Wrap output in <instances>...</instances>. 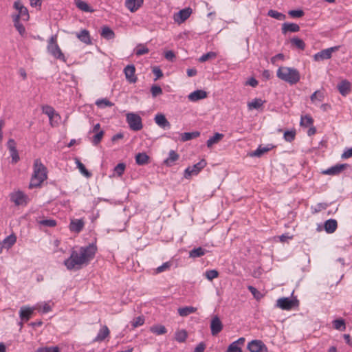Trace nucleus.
<instances>
[{"mask_svg":"<svg viewBox=\"0 0 352 352\" xmlns=\"http://www.w3.org/2000/svg\"><path fill=\"white\" fill-rule=\"evenodd\" d=\"M38 223L41 226L46 227H54L56 226V221L54 219H43L38 221Z\"/></svg>","mask_w":352,"mask_h":352,"instance_id":"nucleus-56","label":"nucleus"},{"mask_svg":"<svg viewBox=\"0 0 352 352\" xmlns=\"http://www.w3.org/2000/svg\"><path fill=\"white\" fill-rule=\"evenodd\" d=\"M34 308L36 310H38V311L41 312L42 314L48 313L52 310V306L50 302L37 303L34 306Z\"/></svg>","mask_w":352,"mask_h":352,"instance_id":"nucleus-28","label":"nucleus"},{"mask_svg":"<svg viewBox=\"0 0 352 352\" xmlns=\"http://www.w3.org/2000/svg\"><path fill=\"white\" fill-rule=\"evenodd\" d=\"M151 332L157 335H162L166 333V329L163 325H156L151 328Z\"/></svg>","mask_w":352,"mask_h":352,"instance_id":"nucleus-50","label":"nucleus"},{"mask_svg":"<svg viewBox=\"0 0 352 352\" xmlns=\"http://www.w3.org/2000/svg\"><path fill=\"white\" fill-rule=\"evenodd\" d=\"M298 305V300L289 298H280L276 300V307L283 310H290Z\"/></svg>","mask_w":352,"mask_h":352,"instance_id":"nucleus-8","label":"nucleus"},{"mask_svg":"<svg viewBox=\"0 0 352 352\" xmlns=\"http://www.w3.org/2000/svg\"><path fill=\"white\" fill-rule=\"evenodd\" d=\"M126 168V165L124 163H119L115 168H114V173L118 176L120 177L123 175L124 170Z\"/></svg>","mask_w":352,"mask_h":352,"instance_id":"nucleus-54","label":"nucleus"},{"mask_svg":"<svg viewBox=\"0 0 352 352\" xmlns=\"http://www.w3.org/2000/svg\"><path fill=\"white\" fill-rule=\"evenodd\" d=\"M135 68L133 65H129L124 69V73L126 80L130 83H135L137 81V77L135 74Z\"/></svg>","mask_w":352,"mask_h":352,"instance_id":"nucleus-16","label":"nucleus"},{"mask_svg":"<svg viewBox=\"0 0 352 352\" xmlns=\"http://www.w3.org/2000/svg\"><path fill=\"white\" fill-rule=\"evenodd\" d=\"M340 46H334L321 50L314 56V58L316 61L329 59L331 57L332 53L338 50Z\"/></svg>","mask_w":352,"mask_h":352,"instance_id":"nucleus-9","label":"nucleus"},{"mask_svg":"<svg viewBox=\"0 0 352 352\" xmlns=\"http://www.w3.org/2000/svg\"><path fill=\"white\" fill-rule=\"evenodd\" d=\"M338 228V223L336 219H330L327 220L324 224V230L329 233H333Z\"/></svg>","mask_w":352,"mask_h":352,"instance_id":"nucleus-24","label":"nucleus"},{"mask_svg":"<svg viewBox=\"0 0 352 352\" xmlns=\"http://www.w3.org/2000/svg\"><path fill=\"white\" fill-rule=\"evenodd\" d=\"M324 98V92L321 90L316 91L311 96L310 100L312 103L316 104L318 102H322Z\"/></svg>","mask_w":352,"mask_h":352,"instance_id":"nucleus-34","label":"nucleus"},{"mask_svg":"<svg viewBox=\"0 0 352 352\" xmlns=\"http://www.w3.org/2000/svg\"><path fill=\"white\" fill-rule=\"evenodd\" d=\"M84 225V221L82 219L72 220L69 225V229L72 232L78 233L82 230Z\"/></svg>","mask_w":352,"mask_h":352,"instance_id":"nucleus-25","label":"nucleus"},{"mask_svg":"<svg viewBox=\"0 0 352 352\" xmlns=\"http://www.w3.org/2000/svg\"><path fill=\"white\" fill-rule=\"evenodd\" d=\"M351 87V83L349 81L344 80L341 81V82L338 85V89L342 96H346L350 93Z\"/></svg>","mask_w":352,"mask_h":352,"instance_id":"nucleus-23","label":"nucleus"},{"mask_svg":"<svg viewBox=\"0 0 352 352\" xmlns=\"http://www.w3.org/2000/svg\"><path fill=\"white\" fill-rule=\"evenodd\" d=\"M313 122H314V120L310 116L305 115V116L301 117L300 125L307 127L310 125H312Z\"/></svg>","mask_w":352,"mask_h":352,"instance_id":"nucleus-47","label":"nucleus"},{"mask_svg":"<svg viewBox=\"0 0 352 352\" xmlns=\"http://www.w3.org/2000/svg\"><path fill=\"white\" fill-rule=\"evenodd\" d=\"M47 52L53 56L55 58L60 60L64 63H66L67 59L65 56L62 52L60 48L57 44V36L52 35L48 41L47 44Z\"/></svg>","mask_w":352,"mask_h":352,"instance_id":"nucleus-4","label":"nucleus"},{"mask_svg":"<svg viewBox=\"0 0 352 352\" xmlns=\"http://www.w3.org/2000/svg\"><path fill=\"white\" fill-rule=\"evenodd\" d=\"M206 252V250L201 247L194 248L189 252L190 257L197 258L204 256Z\"/></svg>","mask_w":352,"mask_h":352,"instance_id":"nucleus-40","label":"nucleus"},{"mask_svg":"<svg viewBox=\"0 0 352 352\" xmlns=\"http://www.w3.org/2000/svg\"><path fill=\"white\" fill-rule=\"evenodd\" d=\"M95 133L96 134L92 138L91 142L94 145L96 146L101 142V140L104 136V131L101 130Z\"/></svg>","mask_w":352,"mask_h":352,"instance_id":"nucleus-48","label":"nucleus"},{"mask_svg":"<svg viewBox=\"0 0 352 352\" xmlns=\"http://www.w3.org/2000/svg\"><path fill=\"white\" fill-rule=\"evenodd\" d=\"M47 179V168L39 159L34 162L33 174L29 184L30 188L38 187Z\"/></svg>","mask_w":352,"mask_h":352,"instance_id":"nucleus-2","label":"nucleus"},{"mask_svg":"<svg viewBox=\"0 0 352 352\" xmlns=\"http://www.w3.org/2000/svg\"><path fill=\"white\" fill-rule=\"evenodd\" d=\"M149 157L145 153H139L135 155V162L138 165H144L148 162Z\"/></svg>","mask_w":352,"mask_h":352,"instance_id":"nucleus-37","label":"nucleus"},{"mask_svg":"<svg viewBox=\"0 0 352 352\" xmlns=\"http://www.w3.org/2000/svg\"><path fill=\"white\" fill-rule=\"evenodd\" d=\"M101 36L108 40L113 39L115 36L114 32L109 27L104 26L102 28Z\"/></svg>","mask_w":352,"mask_h":352,"instance_id":"nucleus-39","label":"nucleus"},{"mask_svg":"<svg viewBox=\"0 0 352 352\" xmlns=\"http://www.w3.org/2000/svg\"><path fill=\"white\" fill-rule=\"evenodd\" d=\"M28 197L21 191H17L10 195V199L16 206L27 204Z\"/></svg>","mask_w":352,"mask_h":352,"instance_id":"nucleus-13","label":"nucleus"},{"mask_svg":"<svg viewBox=\"0 0 352 352\" xmlns=\"http://www.w3.org/2000/svg\"><path fill=\"white\" fill-rule=\"evenodd\" d=\"M148 49L144 45H138L135 48V54L137 56H141L148 53Z\"/></svg>","mask_w":352,"mask_h":352,"instance_id":"nucleus-53","label":"nucleus"},{"mask_svg":"<svg viewBox=\"0 0 352 352\" xmlns=\"http://www.w3.org/2000/svg\"><path fill=\"white\" fill-rule=\"evenodd\" d=\"M10 156L12 157V162L16 164L19 160V155L17 150L10 151Z\"/></svg>","mask_w":352,"mask_h":352,"instance_id":"nucleus-63","label":"nucleus"},{"mask_svg":"<svg viewBox=\"0 0 352 352\" xmlns=\"http://www.w3.org/2000/svg\"><path fill=\"white\" fill-rule=\"evenodd\" d=\"M191 13L190 8L183 9L174 15V20L179 24L182 23L190 16Z\"/></svg>","mask_w":352,"mask_h":352,"instance_id":"nucleus-14","label":"nucleus"},{"mask_svg":"<svg viewBox=\"0 0 352 352\" xmlns=\"http://www.w3.org/2000/svg\"><path fill=\"white\" fill-rule=\"evenodd\" d=\"M42 110H43V113L46 114L48 116L51 124H52V120L54 118L60 119V116H59V114L56 113L55 112L54 109L50 106H48V105L44 106V107H43Z\"/></svg>","mask_w":352,"mask_h":352,"instance_id":"nucleus-22","label":"nucleus"},{"mask_svg":"<svg viewBox=\"0 0 352 352\" xmlns=\"http://www.w3.org/2000/svg\"><path fill=\"white\" fill-rule=\"evenodd\" d=\"M207 163L205 160H201L192 166H188L184 170V177L190 179L192 175H197L206 166Z\"/></svg>","mask_w":352,"mask_h":352,"instance_id":"nucleus-6","label":"nucleus"},{"mask_svg":"<svg viewBox=\"0 0 352 352\" xmlns=\"http://www.w3.org/2000/svg\"><path fill=\"white\" fill-rule=\"evenodd\" d=\"M154 120L160 127L164 129H170V122L166 118L165 116L162 113H158L155 115Z\"/></svg>","mask_w":352,"mask_h":352,"instance_id":"nucleus-17","label":"nucleus"},{"mask_svg":"<svg viewBox=\"0 0 352 352\" xmlns=\"http://www.w3.org/2000/svg\"><path fill=\"white\" fill-rule=\"evenodd\" d=\"M188 336L187 332L186 330H179L176 331L175 338L179 342H184L186 340Z\"/></svg>","mask_w":352,"mask_h":352,"instance_id":"nucleus-42","label":"nucleus"},{"mask_svg":"<svg viewBox=\"0 0 352 352\" xmlns=\"http://www.w3.org/2000/svg\"><path fill=\"white\" fill-rule=\"evenodd\" d=\"M110 331L109 328L104 325L99 330L96 337L94 339V342H100L105 340L109 336Z\"/></svg>","mask_w":352,"mask_h":352,"instance_id":"nucleus-21","label":"nucleus"},{"mask_svg":"<svg viewBox=\"0 0 352 352\" xmlns=\"http://www.w3.org/2000/svg\"><path fill=\"white\" fill-rule=\"evenodd\" d=\"M36 352H60L58 346H45L37 349Z\"/></svg>","mask_w":352,"mask_h":352,"instance_id":"nucleus-51","label":"nucleus"},{"mask_svg":"<svg viewBox=\"0 0 352 352\" xmlns=\"http://www.w3.org/2000/svg\"><path fill=\"white\" fill-rule=\"evenodd\" d=\"M224 137V135L219 133H215L214 135L212 137H210L206 142V145L208 148H211L213 144H217L219 142H220L223 138Z\"/></svg>","mask_w":352,"mask_h":352,"instance_id":"nucleus-29","label":"nucleus"},{"mask_svg":"<svg viewBox=\"0 0 352 352\" xmlns=\"http://www.w3.org/2000/svg\"><path fill=\"white\" fill-rule=\"evenodd\" d=\"M76 7L82 11L87 12H93L94 11L85 1L81 0H76Z\"/></svg>","mask_w":352,"mask_h":352,"instance_id":"nucleus-36","label":"nucleus"},{"mask_svg":"<svg viewBox=\"0 0 352 352\" xmlns=\"http://www.w3.org/2000/svg\"><path fill=\"white\" fill-rule=\"evenodd\" d=\"M206 348V344L204 342H200L195 349L194 352H204Z\"/></svg>","mask_w":352,"mask_h":352,"instance_id":"nucleus-64","label":"nucleus"},{"mask_svg":"<svg viewBox=\"0 0 352 352\" xmlns=\"http://www.w3.org/2000/svg\"><path fill=\"white\" fill-rule=\"evenodd\" d=\"M274 146L272 144H267L265 146H259L254 151L250 153V157H260L265 153L272 150Z\"/></svg>","mask_w":352,"mask_h":352,"instance_id":"nucleus-18","label":"nucleus"},{"mask_svg":"<svg viewBox=\"0 0 352 352\" xmlns=\"http://www.w3.org/2000/svg\"><path fill=\"white\" fill-rule=\"evenodd\" d=\"M248 289L256 300H260L263 297L261 293L258 290H257L254 287L249 285L248 287Z\"/></svg>","mask_w":352,"mask_h":352,"instance_id":"nucleus-55","label":"nucleus"},{"mask_svg":"<svg viewBox=\"0 0 352 352\" xmlns=\"http://www.w3.org/2000/svg\"><path fill=\"white\" fill-rule=\"evenodd\" d=\"M267 15L270 17H272L280 21L284 20L285 19V14L278 12V11L274 10H270L267 12Z\"/></svg>","mask_w":352,"mask_h":352,"instance_id":"nucleus-44","label":"nucleus"},{"mask_svg":"<svg viewBox=\"0 0 352 352\" xmlns=\"http://www.w3.org/2000/svg\"><path fill=\"white\" fill-rule=\"evenodd\" d=\"M144 0H126L125 6L131 12H136L143 4Z\"/></svg>","mask_w":352,"mask_h":352,"instance_id":"nucleus-19","label":"nucleus"},{"mask_svg":"<svg viewBox=\"0 0 352 352\" xmlns=\"http://www.w3.org/2000/svg\"><path fill=\"white\" fill-rule=\"evenodd\" d=\"M217 57V53L214 52H209L206 54H203L200 58H199V61L201 63L206 62L208 60L214 59Z\"/></svg>","mask_w":352,"mask_h":352,"instance_id":"nucleus-45","label":"nucleus"},{"mask_svg":"<svg viewBox=\"0 0 352 352\" xmlns=\"http://www.w3.org/2000/svg\"><path fill=\"white\" fill-rule=\"evenodd\" d=\"M34 310H36L34 307H21L19 311V317L21 320L24 322L28 321L30 319L32 315L33 314Z\"/></svg>","mask_w":352,"mask_h":352,"instance_id":"nucleus-15","label":"nucleus"},{"mask_svg":"<svg viewBox=\"0 0 352 352\" xmlns=\"http://www.w3.org/2000/svg\"><path fill=\"white\" fill-rule=\"evenodd\" d=\"M248 349L250 352H267V348L265 344L258 340H252L248 344Z\"/></svg>","mask_w":352,"mask_h":352,"instance_id":"nucleus-10","label":"nucleus"},{"mask_svg":"<svg viewBox=\"0 0 352 352\" xmlns=\"http://www.w3.org/2000/svg\"><path fill=\"white\" fill-rule=\"evenodd\" d=\"M347 164H338L322 171L324 175H337L342 173L346 167Z\"/></svg>","mask_w":352,"mask_h":352,"instance_id":"nucleus-12","label":"nucleus"},{"mask_svg":"<svg viewBox=\"0 0 352 352\" xmlns=\"http://www.w3.org/2000/svg\"><path fill=\"white\" fill-rule=\"evenodd\" d=\"M96 105L100 109H104L107 107H112L113 106V103L111 102L107 98H101L98 99L95 102Z\"/></svg>","mask_w":352,"mask_h":352,"instance_id":"nucleus-41","label":"nucleus"},{"mask_svg":"<svg viewBox=\"0 0 352 352\" xmlns=\"http://www.w3.org/2000/svg\"><path fill=\"white\" fill-rule=\"evenodd\" d=\"M223 329V324L218 316H214L210 322V330L212 336H216Z\"/></svg>","mask_w":352,"mask_h":352,"instance_id":"nucleus-11","label":"nucleus"},{"mask_svg":"<svg viewBox=\"0 0 352 352\" xmlns=\"http://www.w3.org/2000/svg\"><path fill=\"white\" fill-rule=\"evenodd\" d=\"M227 352H242V351L240 346L232 342L228 346Z\"/></svg>","mask_w":352,"mask_h":352,"instance_id":"nucleus-61","label":"nucleus"},{"mask_svg":"<svg viewBox=\"0 0 352 352\" xmlns=\"http://www.w3.org/2000/svg\"><path fill=\"white\" fill-rule=\"evenodd\" d=\"M291 43L300 50H304L305 47V44L304 41L298 37H294L292 38Z\"/></svg>","mask_w":352,"mask_h":352,"instance_id":"nucleus-49","label":"nucleus"},{"mask_svg":"<svg viewBox=\"0 0 352 352\" xmlns=\"http://www.w3.org/2000/svg\"><path fill=\"white\" fill-rule=\"evenodd\" d=\"M200 135V132H186L181 134V140L182 142H186L192 139L196 138Z\"/></svg>","mask_w":352,"mask_h":352,"instance_id":"nucleus-35","label":"nucleus"},{"mask_svg":"<svg viewBox=\"0 0 352 352\" xmlns=\"http://www.w3.org/2000/svg\"><path fill=\"white\" fill-rule=\"evenodd\" d=\"M296 132L295 131H286L284 133V138L287 142H291L295 138Z\"/></svg>","mask_w":352,"mask_h":352,"instance_id":"nucleus-59","label":"nucleus"},{"mask_svg":"<svg viewBox=\"0 0 352 352\" xmlns=\"http://www.w3.org/2000/svg\"><path fill=\"white\" fill-rule=\"evenodd\" d=\"M170 267V263L166 262V263H163L162 265H160L156 268V272L161 273V272H164V271L167 270L168 269H169Z\"/></svg>","mask_w":352,"mask_h":352,"instance_id":"nucleus-62","label":"nucleus"},{"mask_svg":"<svg viewBox=\"0 0 352 352\" xmlns=\"http://www.w3.org/2000/svg\"><path fill=\"white\" fill-rule=\"evenodd\" d=\"M179 159V155L173 150L168 153V157L164 161L167 166H172L175 162Z\"/></svg>","mask_w":352,"mask_h":352,"instance_id":"nucleus-27","label":"nucleus"},{"mask_svg":"<svg viewBox=\"0 0 352 352\" xmlns=\"http://www.w3.org/2000/svg\"><path fill=\"white\" fill-rule=\"evenodd\" d=\"M218 276H219V273L215 270H208L205 273V276L209 280H213L214 278L218 277Z\"/></svg>","mask_w":352,"mask_h":352,"instance_id":"nucleus-58","label":"nucleus"},{"mask_svg":"<svg viewBox=\"0 0 352 352\" xmlns=\"http://www.w3.org/2000/svg\"><path fill=\"white\" fill-rule=\"evenodd\" d=\"M302 10H292L288 12V14L292 18H300L304 16Z\"/></svg>","mask_w":352,"mask_h":352,"instance_id":"nucleus-57","label":"nucleus"},{"mask_svg":"<svg viewBox=\"0 0 352 352\" xmlns=\"http://www.w3.org/2000/svg\"><path fill=\"white\" fill-rule=\"evenodd\" d=\"M333 327L336 329L344 331L346 329L345 322L343 319H336L333 321Z\"/></svg>","mask_w":352,"mask_h":352,"instance_id":"nucleus-46","label":"nucleus"},{"mask_svg":"<svg viewBox=\"0 0 352 352\" xmlns=\"http://www.w3.org/2000/svg\"><path fill=\"white\" fill-rule=\"evenodd\" d=\"M276 76L279 79L290 85L297 83L300 78L299 72L295 68L289 67H280L276 72Z\"/></svg>","mask_w":352,"mask_h":352,"instance_id":"nucleus-3","label":"nucleus"},{"mask_svg":"<svg viewBox=\"0 0 352 352\" xmlns=\"http://www.w3.org/2000/svg\"><path fill=\"white\" fill-rule=\"evenodd\" d=\"M76 163L80 172L86 177L89 178L91 176V174L86 169L85 165L81 162L76 159Z\"/></svg>","mask_w":352,"mask_h":352,"instance_id":"nucleus-43","label":"nucleus"},{"mask_svg":"<svg viewBox=\"0 0 352 352\" xmlns=\"http://www.w3.org/2000/svg\"><path fill=\"white\" fill-rule=\"evenodd\" d=\"M16 236L14 234H12L4 239L2 242V245L4 248L9 249L16 243Z\"/></svg>","mask_w":352,"mask_h":352,"instance_id":"nucleus-30","label":"nucleus"},{"mask_svg":"<svg viewBox=\"0 0 352 352\" xmlns=\"http://www.w3.org/2000/svg\"><path fill=\"white\" fill-rule=\"evenodd\" d=\"M264 103L265 100H263L261 98H254L252 101L248 103V108L249 110L258 109Z\"/></svg>","mask_w":352,"mask_h":352,"instance_id":"nucleus-32","label":"nucleus"},{"mask_svg":"<svg viewBox=\"0 0 352 352\" xmlns=\"http://www.w3.org/2000/svg\"><path fill=\"white\" fill-rule=\"evenodd\" d=\"M13 7L18 11V13L16 14H13L12 16H18V19L28 21L30 18L28 10L20 0L14 1Z\"/></svg>","mask_w":352,"mask_h":352,"instance_id":"nucleus-7","label":"nucleus"},{"mask_svg":"<svg viewBox=\"0 0 352 352\" xmlns=\"http://www.w3.org/2000/svg\"><path fill=\"white\" fill-rule=\"evenodd\" d=\"M196 311L197 308L192 306L184 307L178 309V313L179 316L182 317L187 316L190 314L195 313Z\"/></svg>","mask_w":352,"mask_h":352,"instance_id":"nucleus-33","label":"nucleus"},{"mask_svg":"<svg viewBox=\"0 0 352 352\" xmlns=\"http://www.w3.org/2000/svg\"><path fill=\"white\" fill-rule=\"evenodd\" d=\"M96 251L97 247L93 243L81 247L77 250H72L70 256L65 260L64 265L69 270L81 269L94 258Z\"/></svg>","mask_w":352,"mask_h":352,"instance_id":"nucleus-1","label":"nucleus"},{"mask_svg":"<svg viewBox=\"0 0 352 352\" xmlns=\"http://www.w3.org/2000/svg\"><path fill=\"white\" fill-rule=\"evenodd\" d=\"M12 19L15 28L22 36H24L25 34V28L20 22V19H18V16H12Z\"/></svg>","mask_w":352,"mask_h":352,"instance_id":"nucleus-38","label":"nucleus"},{"mask_svg":"<svg viewBox=\"0 0 352 352\" xmlns=\"http://www.w3.org/2000/svg\"><path fill=\"white\" fill-rule=\"evenodd\" d=\"M144 323V318L143 316H138L135 318L132 322L131 325L133 328H136L142 325Z\"/></svg>","mask_w":352,"mask_h":352,"instance_id":"nucleus-60","label":"nucleus"},{"mask_svg":"<svg viewBox=\"0 0 352 352\" xmlns=\"http://www.w3.org/2000/svg\"><path fill=\"white\" fill-rule=\"evenodd\" d=\"M151 92L153 98H156L157 96L162 95L163 91L159 85H153L151 87Z\"/></svg>","mask_w":352,"mask_h":352,"instance_id":"nucleus-52","label":"nucleus"},{"mask_svg":"<svg viewBox=\"0 0 352 352\" xmlns=\"http://www.w3.org/2000/svg\"><path fill=\"white\" fill-rule=\"evenodd\" d=\"M207 97L206 91L199 89L190 93L188 98L190 101L196 102L197 100L204 99Z\"/></svg>","mask_w":352,"mask_h":352,"instance_id":"nucleus-20","label":"nucleus"},{"mask_svg":"<svg viewBox=\"0 0 352 352\" xmlns=\"http://www.w3.org/2000/svg\"><path fill=\"white\" fill-rule=\"evenodd\" d=\"M300 30V27L298 24L293 23H285L282 26V32L286 34L287 32H297Z\"/></svg>","mask_w":352,"mask_h":352,"instance_id":"nucleus-26","label":"nucleus"},{"mask_svg":"<svg viewBox=\"0 0 352 352\" xmlns=\"http://www.w3.org/2000/svg\"><path fill=\"white\" fill-rule=\"evenodd\" d=\"M77 37L78 39L83 42L85 44H91V41L89 36V31L86 30H81L79 33L77 34Z\"/></svg>","mask_w":352,"mask_h":352,"instance_id":"nucleus-31","label":"nucleus"},{"mask_svg":"<svg viewBox=\"0 0 352 352\" xmlns=\"http://www.w3.org/2000/svg\"><path fill=\"white\" fill-rule=\"evenodd\" d=\"M126 120L129 128L134 131H140L143 128L142 120L141 117L135 113H126Z\"/></svg>","mask_w":352,"mask_h":352,"instance_id":"nucleus-5","label":"nucleus"}]
</instances>
